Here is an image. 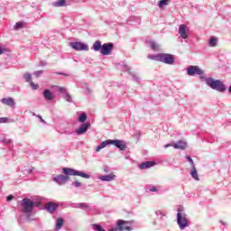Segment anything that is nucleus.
Instances as JSON below:
<instances>
[{
  "label": "nucleus",
  "mask_w": 231,
  "mask_h": 231,
  "mask_svg": "<svg viewBox=\"0 0 231 231\" xmlns=\"http://www.w3.org/2000/svg\"><path fill=\"white\" fill-rule=\"evenodd\" d=\"M149 44L153 51H158V50H160V45H158V43H156L155 42H149Z\"/></svg>",
  "instance_id": "obj_27"
},
{
  "label": "nucleus",
  "mask_w": 231,
  "mask_h": 231,
  "mask_svg": "<svg viewBox=\"0 0 231 231\" xmlns=\"http://www.w3.org/2000/svg\"><path fill=\"white\" fill-rule=\"evenodd\" d=\"M190 176L195 180L196 181H199V175H198V170H196V167L191 168L190 171Z\"/></svg>",
  "instance_id": "obj_20"
},
{
  "label": "nucleus",
  "mask_w": 231,
  "mask_h": 231,
  "mask_svg": "<svg viewBox=\"0 0 231 231\" xmlns=\"http://www.w3.org/2000/svg\"><path fill=\"white\" fill-rule=\"evenodd\" d=\"M29 172H32V170H30Z\"/></svg>",
  "instance_id": "obj_50"
},
{
  "label": "nucleus",
  "mask_w": 231,
  "mask_h": 231,
  "mask_svg": "<svg viewBox=\"0 0 231 231\" xmlns=\"http://www.w3.org/2000/svg\"><path fill=\"white\" fill-rule=\"evenodd\" d=\"M22 212L27 216V219L30 220V214L33 212V208L41 207V201H33L28 198H24L21 201Z\"/></svg>",
  "instance_id": "obj_3"
},
{
  "label": "nucleus",
  "mask_w": 231,
  "mask_h": 231,
  "mask_svg": "<svg viewBox=\"0 0 231 231\" xmlns=\"http://www.w3.org/2000/svg\"><path fill=\"white\" fill-rule=\"evenodd\" d=\"M24 27V23L23 22H17L15 25L14 26V30H21Z\"/></svg>",
  "instance_id": "obj_29"
},
{
  "label": "nucleus",
  "mask_w": 231,
  "mask_h": 231,
  "mask_svg": "<svg viewBox=\"0 0 231 231\" xmlns=\"http://www.w3.org/2000/svg\"><path fill=\"white\" fill-rule=\"evenodd\" d=\"M7 51V49L0 47V55H3V53H6Z\"/></svg>",
  "instance_id": "obj_40"
},
{
  "label": "nucleus",
  "mask_w": 231,
  "mask_h": 231,
  "mask_svg": "<svg viewBox=\"0 0 231 231\" xmlns=\"http://www.w3.org/2000/svg\"><path fill=\"white\" fill-rule=\"evenodd\" d=\"M45 208L48 212H50L51 214H53V212H55V210L59 208V204L55 202H49L45 205Z\"/></svg>",
  "instance_id": "obj_14"
},
{
  "label": "nucleus",
  "mask_w": 231,
  "mask_h": 231,
  "mask_svg": "<svg viewBox=\"0 0 231 231\" xmlns=\"http://www.w3.org/2000/svg\"><path fill=\"white\" fill-rule=\"evenodd\" d=\"M42 73H44L43 70H37V71H34L33 75L36 77V79H39V77H41Z\"/></svg>",
  "instance_id": "obj_36"
},
{
  "label": "nucleus",
  "mask_w": 231,
  "mask_h": 231,
  "mask_svg": "<svg viewBox=\"0 0 231 231\" xmlns=\"http://www.w3.org/2000/svg\"><path fill=\"white\" fill-rule=\"evenodd\" d=\"M189 28L185 24H180L179 26V34L181 37V39H188L189 37Z\"/></svg>",
  "instance_id": "obj_10"
},
{
  "label": "nucleus",
  "mask_w": 231,
  "mask_h": 231,
  "mask_svg": "<svg viewBox=\"0 0 231 231\" xmlns=\"http://www.w3.org/2000/svg\"><path fill=\"white\" fill-rule=\"evenodd\" d=\"M109 231H120V229H118V226H117V227H113L112 229H109Z\"/></svg>",
  "instance_id": "obj_44"
},
{
  "label": "nucleus",
  "mask_w": 231,
  "mask_h": 231,
  "mask_svg": "<svg viewBox=\"0 0 231 231\" xmlns=\"http://www.w3.org/2000/svg\"><path fill=\"white\" fill-rule=\"evenodd\" d=\"M169 147H174V143H168V144H165V145H164V148H165V149H169Z\"/></svg>",
  "instance_id": "obj_41"
},
{
  "label": "nucleus",
  "mask_w": 231,
  "mask_h": 231,
  "mask_svg": "<svg viewBox=\"0 0 231 231\" xmlns=\"http://www.w3.org/2000/svg\"><path fill=\"white\" fill-rule=\"evenodd\" d=\"M64 225V219L62 218H58L56 220V230H60L62 228V226Z\"/></svg>",
  "instance_id": "obj_26"
},
{
  "label": "nucleus",
  "mask_w": 231,
  "mask_h": 231,
  "mask_svg": "<svg viewBox=\"0 0 231 231\" xmlns=\"http://www.w3.org/2000/svg\"><path fill=\"white\" fill-rule=\"evenodd\" d=\"M92 228H93V230H96V231H106L105 229H104V227H102L100 225H98V224H94V225H92Z\"/></svg>",
  "instance_id": "obj_31"
},
{
  "label": "nucleus",
  "mask_w": 231,
  "mask_h": 231,
  "mask_svg": "<svg viewBox=\"0 0 231 231\" xmlns=\"http://www.w3.org/2000/svg\"><path fill=\"white\" fill-rule=\"evenodd\" d=\"M52 6L56 8H60V6H66V0H58L52 3Z\"/></svg>",
  "instance_id": "obj_24"
},
{
  "label": "nucleus",
  "mask_w": 231,
  "mask_h": 231,
  "mask_svg": "<svg viewBox=\"0 0 231 231\" xmlns=\"http://www.w3.org/2000/svg\"><path fill=\"white\" fill-rule=\"evenodd\" d=\"M200 76L201 80H205L207 86L211 88V89H215V91H218V93H225L226 91V86L225 83L221 81V79H214V78H207L205 76V71L202 70V74H199Z\"/></svg>",
  "instance_id": "obj_2"
},
{
  "label": "nucleus",
  "mask_w": 231,
  "mask_h": 231,
  "mask_svg": "<svg viewBox=\"0 0 231 231\" xmlns=\"http://www.w3.org/2000/svg\"><path fill=\"white\" fill-rule=\"evenodd\" d=\"M75 208H82L83 210H91V206L86 203H78L76 204Z\"/></svg>",
  "instance_id": "obj_21"
},
{
  "label": "nucleus",
  "mask_w": 231,
  "mask_h": 231,
  "mask_svg": "<svg viewBox=\"0 0 231 231\" xmlns=\"http://www.w3.org/2000/svg\"><path fill=\"white\" fill-rule=\"evenodd\" d=\"M58 75H64L65 77H68V74H64V73H58Z\"/></svg>",
  "instance_id": "obj_47"
},
{
  "label": "nucleus",
  "mask_w": 231,
  "mask_h": 231,
  "mask_svg": "<svg viewBox=\"0 0 231 231\" xmlns=\"http://www.w3.org/2000/svg\"><path fill=\"white\" fill-rule=\"evenodd\" d=\"M177 224L179 225L180 230H185L189 226V218L187 214L181 212V208H178L177 213Z\"/></svg>",
  "instance_id": "obj_6"
},
{
  "label": "nucleus",
  "mask_w": 231,
  "mask_h": 231,
  "mask_svg": "<svg viewBox=\"0 0 231 231\" xmlns=\"http://www.w3.org/2000/svg\"><path fill=\"white\" fill-rule=\"evenodd\" d=\"M74 187L79 188L82 187V183L79 182V180H76L73 182Z\"/></svg>",
  "instance_id": "obj_39"
},
{
  "label": "nucleus",
  "mask_w": 231,
  "mask_h": 231,
  "mask_svg": "<svg viewBox=\"0 0 231 231\" xmlns=\"http://www.w3.org/2000/svg\"><path fill=\"white\" fill-rule=\"evenodd\" d=\"M23 79L26 82H32V74L26 72L24 75H23Z\"/></svg>",
  "instance_id": "obj_32"
},
{
  "label": "nucleus",
  "mask_w": 231,
  "mask_h": 231,
  "mask_svg": "<svg viewBox=\"0 0 231 231\" xmlns=\"http://www.w3.org/2000/svg\"><path fill=\"white\" fill-rule=\"evenodd\" d=\"M8 122V117H0V124H6Z\"/></svg>",
  "instance_id": "obj_38"
},
{
  "label": "nucleus",
  "mask_w": 231,
  "mask_h": 231,
  "mask_svg": "<svg viewBox=\"0 0 231 231\" xmlns=\"http://www.w3.org/2000/svg\"><path fill=\"white\" fill-rule=\"evenodd\" d=\"M69 46L70 48H72V50H75L76 51H88L89 50V47H88L86 43L80 42H70Z\"/></svg>",
  "instance_id": "obj_7"
},
{
  "label": "nucleus",
  "mask_w": 231,
  "mask_h": 231,
  "mask_svg": "<svg viewBox=\"0 0 231 231\" xmlns=\"http://www.w3.org/2000/svg\"><path fill=\"white\" fill-rule=\"evenodd\" d=\"M186 160L190 163L191 169L196 167V164H194V160H192L191 156L187 155Z\"/></svg>",
  "instance_id": "obj_33"
},
{
  "label": "nucleus",
  "mask_w": 231,
  "mask_h": 231,
  "mask_svg": "<svg viewBox=\"0 0 231 231\" xmlns=\"http://www.w3.org/2000/svg\"><path fill=\"white\" fill-rule=\"evenodd\" d=\"M0 142H2V143H6L7 145L12 143V140H10L9 138L4 137L0 140Z\"/></svg>",
  "instance_id": "obj_34"
},
{
  "label": "nucleus",
  "mask_w": 231,
  "mask_h": 231,
  "mask_svg": "<svg viewBox=\"0 0 231 231\" xmlns=\"http://www.w3.org/2000/svg\"><path fill=\"white\" fill-rule=\"evenodd\" d=\"M157 216H162V211L161 210L157 211Z\"/></svg>",
  "instance_id": "obj_45"
},
{
  "label": "nucleus",
  "mask_w": 231,
  "mask_h": 231,
  "mask_svg": "<svg viewBox=\"0 0 231 231\" xmlns=\"http://www.w3.org/2000/svg\"><path fill=\"white\" fill-rule=\"evenodd\" d=\"M63 174H60L52 179V181L58 183V185H64L69 181V176H80V178H84L85 180H89L91 176L88 173H84L79 170L71 169V168H63Z\"/></svg>",
  "instance_id": "obj_1"
},
{
  "label": "nucleus",
  "mask_w": 231,
  "mask_h": 231,
  "mask_svg": "<svg viewBox=\"0 0 231 231\" xmlns=\"http://www.w3.org/2000/svg\"><path fill=\"white\" fill-rule=\"evenodd\" d=\"M89 127H91V124H89V123L82 124L80 125V127L76 130V133L78 134H86V133H88V129H89Z\"/></svg>",
  "instance_id": "obj_12"
},
{
  "label": "nucleus",
  "mask_w": 231,
  "mask_h": 231,
  "mask_svg": "<svg viewBox=\"0 0 231 231\" xmlns=\"http://www.w3.org/2000/svg\"><path fill=\"white\" fill-rule=\"evenodd\" d=\"M125 69L126 71H128V73H130V75H132L133 80H134V82H137V83L140 82V77L136 76V74L131 73V69H130L129 67H127V65H125Z\"/></svg>",
  "instance_id": "obj_22"
},
{
  "label": "nucleus",
  "mask_w": 231,
  "mask_h": 231,
  "mask_svg": "<svg viewBox=\"0 0 231 231\" xmlns=\"http://www.w3.org/2000/svg\"><path fill=\"white\" fill-rule=\"evenodd\" d=\"M208 46L211 48H215V46H217V38L212 36L208 41Z\"/></svg>",
  "instance_id": "obj_25"
},
{
  "label": "nucleus",
  "mask_w": 231,
  "mask_h": 231,
  "mask_svg": "<svg viewBox=\"0 0 231 231\" xmlns=\"http://www.w3.org/2000/svg\"><path fill=\"white\" fill-rule=\"evenodd\" d=\"M104 171H105V172H108L107 168H105V170H104Z\"/></svg>",
  "instance_id": "obj_49"
},
{
  "label": "nucleus",
  "mask_w": 231,
  "mask_h": 231,
  "mask_svg": "<svg viewBox=\"0 0 231 231\" xmlns=\"http://www.w3.org/2000/svg\"><path fill=\"white\" fill-rule=\"evenodd\" d=\"M154 165H156L154 162H144L139 164L138 167L141 171H145V169H151V167H154Z\"/></svg>",
  "instance_id": "obj_17"
},
{
  "label": "nucleus",
  "mask_w": 231,
  "mask_h": 231,
  "mask_svg": "<svg viewBox=\"0 0 231 231\" xmlns=\"http://www.w3.org/2000/svg\"><path fill=\"white\" fill-rule=\"evenodd\" d=\"M150 192H158V189L156 187H152Z\"/></svg>",
  "instance_id": "obj_42"
},
{
  "label": "nucleus",
  "mask_w": 231,
  "mask_h": 231,
  "mask_svg": "<svg viewBox=\"0 0 231 231\" xmlns=\"http://www.w3.org/2000/svg\"><path fill=\"white\" fill-rule=\"evenodd\" d=\"M148 59L152 60H157L158 62H162L163 64H169L172 66L174 64V56L169 53H159L148 56Z\"/></svg>",
  "instance_id": "obj_5"
},
{
  "label": "nucleus",
  "mask_w": 231,
  "mask_h": 231,
  "mask_svg": "<svg viewBox=\"0 0 231 231\" xmlns=\"http://www.w3.org/2000/svg\"><path fill=\"white\" fill-rule=\"evenodd\" d=\"M12 199H14V196H13V195H9V196L6 198V201H12Z\"/></svg>",
  "instance_id": "obj_43"
},
{
  "label": "nucleus",
  "mask_w": 231,
  "mask_h": 231,
  "mask_svg": "<svg viewBox=\"0 0 231 231\" xmlns=\"http://www.w3.org/2000/svg\"><path fill=\"white\" fill-rule=\"evenodd\" d=\"M94 51H102V42L100 41H96L93 44Z\"/></svg>",
  "instance_id": "obj_23"
},
{
  "label": "nucleus",
  "mask_w": 231,
  "mask_h": 231,
  "mask_svg": "<svg viewBox=\"0 0 231 231\" xmlns=\"http://www.w3.org/2000/svg\"><path fill=\"white\" fill-rule=\"evenodd\" d=\"M33 116H37V118H39L40 122H42V124H46V121L44 119H42V116H39V115H35L33 114Z\"/></svg>",
  "instance_id": "obj_37"
},
{
  "label": "nucleus",
  "mask_w": 231,
  "mask_h": 231,
  "mask_svg": "<svg viewBox=\"0 0 231 231\" xmlns=\"http://www.w3.org/2000/svg\"><path fill=\"white\" fill-rule=\"evenodd\" d=\"M107 145H115V147H117L120 151H125L127 149V144L125 143V141L122 140H106L100 143L96 149V152H99L104 149L105 147H107Z\"/></svg>",
  "instance_id": "obj_4"
},
{
  "label": "nucleus",
  "mask_w": 231,
  "mask_h": 231,
  "mask_svg": "<svg viewBox=\"0 0 231 231\" xmlns=\"http://www.w3.org/2000/svg\"><path fill=\"white\" fill-rule=\"evenodd\" d=\"M43 98H45V100H53V98H55V96H53V92L50 89H45L43 91Z\"/></svg>",
  "instance_id": "obj_19"
},
{
  "label": "nucleus",
  "mask_w": 231,
  "mask_h": 231,
  "mask_svg": "<svg viewBox=\"0 0 231 231\" xmlns=\"http://www.w3.org/2000/svg\"><path fill=\"white\" fill-rule=\"evenodd\" d=\"M114 46L112 42L104 43L100 51L101 55H111Z\"/></svg>",
  "instance_id": "obj_9"
},
{
  "label": "nucleus",
  "mask_w": 231,
  "mask_h": 231,
  "mask_svg": "<svg viewBox=\"0 0 231 231\" xmlns=\"http://www.w3.org/2000/svg\"><path fill=\"white\" fill-rule=\"evenodd\" d=\"M169 5V0H160L158 3L159 8H163V6H167Z\"/></svg>",
  "instance_id": "obj_28"
},
{
  "label": "nucleus",
  "mask_w": 231,
  "mask_h": 231,
  "mask_svg": "<svg viewBox=\"0 0 231 231\" xmlns=\"http://www.w3.org/2000/svg\"><path fill=\"white\" fill-rule=\"evenodd\" d=\"M57 90L59 91V93H61V95H63V97L67 102H73L71 96L68 93L64 87H57Z\"/></svg>",
  "instance_id": "obj_11"
},
{
  "label": "nucleus",
  "mask_w": 231,
  "mask_h": 231,
  "mask_svg": "<svg viewBox=\"0 0 231 231\" xmlns=\"http://www.w3.org/2000/svg\"><path fill=\"white\" fill-rule=\"evenodd\" d=\"M116 178V175L111 173L108 175H102L98 177V180H101V181H115V179Z\"/></svg>",
  "instance_id": "obj_18"
},
{
  "label": "nucleus",
  "mask_w": 231,
  "mask_h": 231,
  "mask_svg": "<svg viewBox=\"0 0 231 231\" xmlns=\"http://www.w3.org/2000/svg\"><path fill=\"white\" fill-rule=\"evenodd\" d=\"M228 91H229V93H231V86L229 87Z\"/></svg>",
  "instance_id": "obj_48"
},
{
  "label": "nucleus",
  "mask_w": 231,
  "mask_h": 231,
  "mask_svg": "<svg viewBox=\"0 0 231 231\" xmlns=\"http://www.w3.org/2000/svg\"><path fill=\"white\" fill-rule=\"evenodd\" d=\"M88 120V116L86 113H82L79 117V122H81V124H84Z\"/></svg>",
  "instance_id": "obj_30"
},
{
  "label": "nucleus",
  "mask_w": 231,
  "mask_h": 231,
  "mask_svg": "<svg viewBox=\"0 0 231 231\" xmlns=\"http://www.w3.org/2000/svg\"><path fill=\"white\" fill-rule=\"evenodd\" d=\"M220 223H221L222 225H224V226H226V224L225 222H223V220H220Z\"/></svg>",
  "instance_id": "obj_46"
},
{
  "label": "nucleus",
  "mask_w": 231,
  "mask_h": 231,
  "mask_svg": "<svg viewBox=\"0 0 231 231\" xmlns=\"http://www.w3.org/2000/svg\"><path fill=\"white\" fill-rule=\"evenodd\" d=\"M173 149L185 151V149H187V142L180 140L177 143H173Z\"/></svg>",
  "instance_id": "obj_16"
},
{
  "label": "nucleus",
  "mask_w": 231,
  "mask_h": 231,
  "mask_svg": "<svg viewBox=\"0 0 231 231\" xmlns=\"http://www.w3.org/2000/svg\"><path fill=\"white\" fill-rule=\"evenodd\" d=\"M1 103L5 106H9V107H14L15 106V100H14V97H4L1 99Z\"/></svg>",
  "instance_id": "obj_15"
},
{
  "label": "nucleus",
  "mask_w": 231,
  "mask_h": 231,
  "mask_svg": "<svg viewBox=\"0 0 231 231\" xmlns=\"http://www.w3.org/2000/svg\"><path fill=\"white\" fill-rule=\"evenodd\" d=\"M187 73L189 77H195V75H203V69L198 66H189L187 69Z\"/></svg>",
  "instance_id": "obj_8"
},
{
  "label": "nucleus",
  "mask_w": 231,
  "mask_h": 231,
  "mask_svg": "<svg viewBox=\"0 0 231 231\" xmlns=\"http://www.w3.org/2000/svg\"><path fill=\"white\" fill-rule=\"evenodd\" d=\"M117 227H118V230L119 231H122V230H128V231H131L133 230V228H131V226H129L127 225V222L126 221H124L122 219H119L117 221Z\"/></svg>",
  "instance_id": "obj_13"
},
{
  "label": "nucleus",
  "mask_w": 231,
  "mask_h": 231,
  "mask_svg": "<svg viewBox=\"0 0 231 231\" xmlns=\"http://www.w3.org/2000/svg\"><path fill=\"white\" fill-rule=\"evenodd\" d=\"M30 85H31L32 89H33L34 91L39 89V85L33 83V81H31Z\"/></svg>",
  "instance_id": "obj_35"
}]
</instances>
